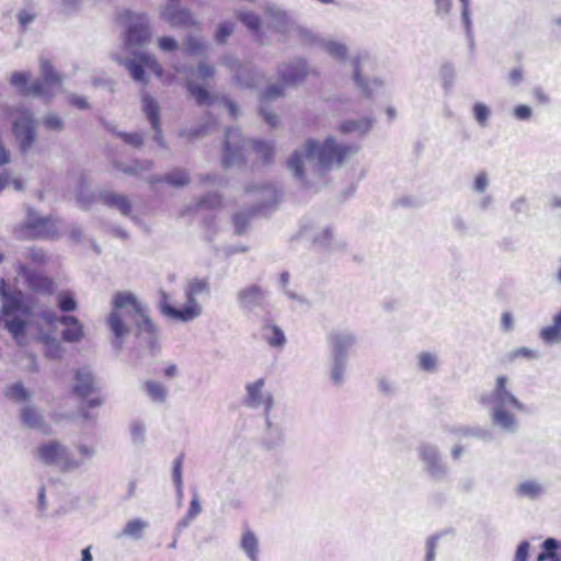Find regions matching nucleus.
<instances>
[{"label":"nucleus","mask_w":561,"mask_h":561,"mask_svg":"<svg viewBox=\"0 0 561 561\" xmlns=\"http://www.w3.org/2000/svg\"><path fill=\"white\" fill-rule=\"evenodd\" d=\"M76 460L79 461V468L88 460L92 459L95 455V448L87 444H79L76 453H73Z\"/></svg>","instance_id":"obj_50"},{"label":"nucleus","mask_w":561,"mask_h":561,"mask_svg":"<svg viewBox=\"0 0 561 561\" xmlns=\"http://www.w3.org/2000/svg\"><path fill=\"white\" fill-rule=\"evenodd\" d=\"M65 327L62 339L66 342H78L83 337V327L81 322L73 316L57 317V324Z\"/></svg>","instance_id":"obj_30"},{"label":"nucleus","mask_w":561,"mask_h":561,"mask_svg":"<svg viewBox=\"0 0 561 561\" xmlns=\"http://www.w3.org/2000/svg\"><path fill=\"white\" fill-rule=\"evenodd\" d=\"M531 108L528 105H518L514 108V116L519 121H527L531 117Z\"/></svg>","instance_id":"obj_63"},{"label":"nucleus","mask_w":561,"mask_h":561,"mask_svg":"<svg viewBox=\"0 0 561 561\" xmlns=\"http://www.w3.org/2000/svg\"><path fill=\"white\" fill-rule=\"evenodd\" d=\"M346 366V358L330 356V379L335 386L343 383Z\"/></svg>","instance_id":"obj_41"},{"label":"nucleus","mask_w":561,"mask_h":561,"mask_svg":"<svg viewBox=\"0 0 561 561\" xmlns=\"http://www.w3.org/2000/svg\"><path fill=\"white\" fill-rule=\"evenodd\" d=\"M313 244L328 252L343 251L346 245V239L335 232L331 226L318 227L312 237Z\"/></svg>","instance_id":"obj_18"},{"label":"nucleus","mask_w":561,"mask_h":561,"mask_svg":"<svg viewBox=\"0 0 561 561\" xmlns=\"http://www.w3.org/2000/svg\"><path fill=\"white\" fill-rule=\"evenodd\" d=\"M353 152V147L339 145L333 137L323 141L308 139L301 149L290 156L287 167L295 178L311 184V175L323 176L333 168L341 167Z\"/></svg>","instance_id":"obj_2"},{"label":"nucleus","mask_w":561,"mask_h":561,"mask_svg":"<svg viewBox=\"0 0 561 561\" xmlns=\"http://www.w3.org/2000/svg\"><path fill=\"white\" fill-rule=\"evenodd\" d=\"M43 126L44 128L53 131H60L64 129V121L62 118L55 114L48 113L43 117Z\"/></svg>","instance_id":"obj_51"},{"label":"nucleus","mask_w":561,"mask_h":561,"mask_svg":"<svg viewBox=\"0 0 561 561\" xmlns=\"http://www.w3.org/2000/svg\"><path fill=\"white\" fill-rule=\"evenodd\" d=\"M540 354L538 351L529 347H518L512 352V357H527V358H539Z\"/></svg>","instance_id":"obj_59"},{"label":"nucleus","mask_w":561,"mask_h":561,"mask_svg":"<svg viewBox=\"0 0 561 561\" xmlns=\"http://www.w3.org/2000/svg\"><path fill=\"white\" fill-rule=\"evenodd\" d=\"M18 276L35 293L53 294L56 290V284L53 279L23 264L18 267Z\"/></svg>","instance_id":"obj_19"},{"label":"nucleus","mask_w":561,"mask_h":561,"mask_svg":"<svg viewBox=\"0 0 561 561\" xmlns=\"http://www.w3.org/2000/svg\"><path fill=\"white\" fill-rule=\"evenodd\" d=\"M289 278H290L289 273H287V272H283V273L279 275V278H278V284H279V286L284 289V293H285V294H286L290 299H293V300H297V301H299V302H304V301H305V299H304L300 295H298V294L294 293L293 290H290V289H287V288H286V287H287V285H288V283H289Z\"/></svg>","instance_id":"obj_55"},{"label":"nucleus","mask_w":561,"mask_h":561,"mask_svg":"<svg viewBox=\"0 0 561 561\" xmlns=\"http://www.w3.org/2000/svg\"><path fill=\"white\" fill-rule=\"evenodd\" d=\"M260 205L259 208L267 206L276 199V192L270 186H262L257 190Z\"/></svg>","instance_id":"obj_53"},{"label":"nucleus","mask_w":561,"mask_h":561,"mask_svg":"<svg viewBox=\"0 0 561 561\" xmlns=\"http://www.w3.org/2000/svg\"><path fill=\"white\" fill-rule=\"evenodd\" d=\"M311 72L312 69L304 59H295L293 61L282 64L278 68L279 78L285 84L300 82Z\"/></svg>","instance_id":"obj_21"},{"label":"nucleus","mask_w":561,"mask_h":561,"mask_svg":"<svg viewBox=\"0 0 561 561\" xmlns=\"http://www.w3.org/2000/svg\"><path fill=\"white\" fill-rule=\"evenodd\" d=\"M5 396L12 401L23 402L28 400L32 393L22 382H15L7 388Z\"/></svg>","instance_id":"obj_45"},{"label":"nucleus","mask_w":561,"mask_h":561,"mask_svg":"<svg viewBox=\"0 0 561 561\" xmlns=\"http://www.w3.org/2000/svg\"><path fill=\"white\" fill-rule=\"evenodd\" d=\"M209 285L205 279L193 278L190 279L183 288L184 302L180 306L169 304L165 298L161 302V312L179 322H191L203 313V305L199 297L207 295Z\"/></svg>","instance_id":"obj_7"},{"label":"nucleus","mask_w":561,"mask_h":561,"mask_svg":"<svg viewBox=\"0 0 561 561\" xmlns=\"http://www.w3.org/2000/svg\"><path fill=\"white\" fill-rule=\"evenodd\" d=\"M236 24L232 21L220 22L215 31L214 39L217 44H225L227 39L233 34Z\"/></svg>","instance_id":"obj_46"},{"label":"nucleus","mask_w":561,"mask_h":561,"mask_svg":"<svg viewBox=\"0 0 561 561\" xmlns=\"http://www.w3.org/2000/svg\"><path fill=\"white\" fill-rule=\"evenodd\" d=\"M149 528V522L141 517H133L126 520L122 528L114 535L116 540L139 541L145 537Z\"/></svg>","instance_id":"obj_23"},{"label":"nucleus","mask_w":561,"mask_h":561,"mask_svg":"<svg viewBox=\"0 0 561 561\" xmlns=\"http://www.w3.org/2000/svg\"><path fill=\"white\" fill-rule=\"evenodd\" d=\"M529 543L523 541L518 545L514 561H527Z\"/></svg>","instance_id":"obj_64"},{"label":"nucleus","mask_w":561,"mask_h":561,"mask_svg":"<svg viewBox=\"0 0 561 561\" xmlns=\"http://www.w3.org/2000/svg\"><path fill=\"white\" fill-rule=\"evenodd\" d=\"M116 20L126 28L124 47L128 54L127 57L115 55L116 61L124 65L131 78L138 82H145V68L162 78V68L157 59L146 53L137 51V48L149 43L152 36L148 15L144 12L122 9L117 12Z\"/></svg>","instance_id":"obj_1"},{"label":"nucleus","mask_w":561,"mask_h":561,"mask_svg":"<svg viewBox=\"0 0 561 561\" xmlns=\"http://www.w3.org/2000/svg\"><path fill=\"white\" fill-rule=\"evenodd\" d=\"M129 322L137 327L139 339L152 347L157 331L149 318L148 307L133 291H116L112 296V309L107 317V324L114 335L116 347H122L124 339L129 333Z\"/></svg>","instance_id":"obj_3"},{"label":"nucleus","mask_w":561,"mask_h":561,"mask_svg":"<svg viewBox=\"0 0 561 561\" xmlns=\"http://www.w3.org/2000/svg\"><path fill=\"white\" fill-rule=\"evenodd\" d=\"M202 511L203 508L199 502L198 494L195 492L190 502V506L187 508L185 516L176 524V530L180 533L183 529L187 528L191 525V523L194 519H196V517L202 513Z\"/></svg>","instance_id":"obj_37"},{"label":"nucleus","mask_w":561,"mask_h":561,"mask_svg":"<svg viewBox=\"0 0 561 561\" xmlns=\"http://www.w3.org/2000/svg\"><path fill=\"white\" fill-rule=\"evenodd\" d=\"M252 149L256 156L263 161L268 162L274 156V146L270 142L251 140L245 141L238 128L228 129L225 140L224 163L232 165L239 162L243 152Z\"/></svg>","instance_id":"obj_9"},{"label":"nucleus","mask_w":561,"mask_h":561,"mask_svg":"<svg viewBox=\"0 0 561 561\" xmlns=\"http://www.w3.org/2000/svg\"><path fill=\"white\" fill-rule=\"evenodd\" d=\"M41 80L31 82L27 71H14L10 76V83L24 95L38 96L49 102L62 90V77L55 70L51 62L42 57L39 59Z\"/></svg>","instance_id":"obj_5"},{"label":"nucleus","mask_w":561,"mask_h":561,"mask_svg":"<svg viewBox=\"0 0 561 561\" xmlns=\"http://www.w3.org/2000/svg\"><path fill=\"white\" fill-rule=\"evenodd\" d=\"M490 187V179L485 171H479L472 180V191L477 194H485Z\"/></svg>","instance_id":"obj_49"},{"label":"nucleus","mask_w":561,"mask_h":561,"mask_svg":"<svg viewBox=\"0 0 561 561\" xmlns=\"http://www.w3.org/2000/svg\"><path fill=\"white\" fill-rule=\"evenodd\" d=\"M95 390V380L88 367L77 369L75 374L73 391L81 398L90 396Z\"/></svg>","instance_id":"obj_28"},{"label":"nucleus","mask_w":561,"mask_h":561,"mask_svg":"<svg viewBox=\"0 0 561 561\" xmlns=\"http://www.w3.org/2000/svg\"><path fill=\"white\" fill-rule=\"evenodd\" d=\"M242 403L247 409L262 411L267 431L279 436V431L273 424L271 415L275 407V399L273 393L266 388L265 377H259L245 382Z\"/></svg>","instance_id":"obj_8"},{"label":"nucleus","mask_w":561,"mask_h":561,"mask_svg":"<svg viewBox=\"0 0 561 561\" xmlns=\"http://www.w3.org/2000/svg\"><path fill=\"white\" fill-rule=\"evenodd\" d=\"M45 253L41 249L30 248L26 252V259L35 264H43L45 262Z\"/></svg>","instance_id":"obj_60"},{"label":"nucleus","mask_w":561,"mask_h":561,"mask_svg":"<svg viewBox=\"0 0 561 561\" xmlns=\"http://www.w3.org/2000/svg\"><path fill=\"white\" fill-rule=\"evenodd\" d=\"M291 34H295L304 45L317 46L319 48H321V41L324 39L323 36H320L308 28L298 26L295 23Z\"/></svg>","instance_id":"obj_42"},{"label":"nucleus","mask_w":561,"mask_h":561,"mask_svg":"<svg viewBox=\"0 0 561 561\" xmlns=\"http://www.w3.org/2000/svg\"><path fill=\"white\" fill-rule=\"evenodd\" d=\"M57 231V225L54 220L32 211L28 214L22 236L30 238H48L54 237Z\"/></svg>","instance_id":"obj_17"},{"label":"nucleus","mask_w":561,"mask_h":561,"mask_svg":"<svg viewBox=\"0 0 561 561\" xmlns=\"http://www.w3.org/2000/svg\"><path fill=\"white\" fill-rule=\"evenodd\" d=\"M374 121L369 117L360 119H348L340 125V131L343 134H357L364 135L368 133L373 127Z\"/></svg>","instance_id":"obj_35"},{"label":"nucleus","mask_w":561,"mask_h":561,"mask_svg":"<svg viewBox=\"0 0 561 561\" xmlns=\"http://www.w3.org/2000/svg\"><path fill=\"white\" fill-rule=\"evenodd\" d=\"M103 201L108 206L117 208L123 215H128L130 211V204L123 195L106 193L103 195Z\"/></svg>","instance_id":"obj_44"},{"label":"nucleus","mask_w":561,"mask_h":561,"mask_svg":"<svg viewBox=\"0 0 561 561\" xmlns=\"http://www.w3.org/2000/svg\"><path fill=\"white\" fill-rule=\"evenodd\" d=\"M57 330V313L54 311H44L37 319V337L46 346V355L50 358L61 356V346L59 341L53 336Z\"/></svg>","instance_id":"obj_11"},{"label":"nucleus","mask_w":561,"mask_h":561,"mask_svg":"<svg viewBox=\"0 0 561 561\" xmlns=\"http://www.w3.org/2000/svg\"><path fill=\"white\" fill-rule=\"evenodd\" d=\"M35 459L61 472L75 471L79 468L73 453L62 443L50 439L41 444L35 451Z\"/></svg>","instance_id":"obj_10"},{"label":"nucleus","mask_w":561,"mask_h":561,"mask_svg":"<svg viewBox=\"0 0 561 561\" xmlns=\"http://www.w3.org/2000/svg\"><path fill=\"white\" fill-rule=\"evenodd\" d=\"M141 388L146 397L154 404H164L169 398L168 387L158 380L147 379Z\"/></svg>","instance_id":"obj_31"},{"label":"nucleus","mask_w":561,"mask_h":561,"mask_svg":"<svg viewBox=\"0 0 561 561\" xmlns=\"http://www.w3.org/2000/svg\"><path fill=\"white\" fill-rule=\"evenodd\" d=\"M357 339L353 331L347 329H336L328 335L330 346V356L348 359L351 348L355 345Z\"/></svg>","instance_id":"obj_16"},{"label":"nucleus","mask_w":561,"mask_h":561,"mask_svg":"<svg viewBox=\"0 0 561 561\" xmlns=\"http://www.w3.org/2000/svg\"><path fill=\"white\" fill-rule=\"evenodd\" d=\"M214 75L215 68L204 62L199 64L196 69H191L185 73L187 89L198 104H210L211 96L205 88L197 85L195 80H206L211 78Z\"/></svg>","instance_id":"obj_15"},{"label":"nucleus","mask_w":561,"mask_h":561,"mask_svg":"<svg viewBox=\"0 0 561 561\" xmlns=\"http://www.w3.org/2000/svg\"><path fill=\"white\" fill-rule=\"evenodd\" d=\"M438 536H432L427 538L425 542V556L424 561H435L437 546H438Z\"/></svg>","instance_id":"obj_54"},{"label":"nucleus","mask_w":561,"mask_h":561,"mask_svg":"<svg viewBox=\"0 0 561 561\" xmlns=\"http://www.w3.org/2000/svg\"><path fill=\"white\" fill-rule=\"evenodd\" d=\"M222 64L234 73L237 81L241 85L252 87L256 85L259 75L253 70L242 66L238 59L227 55L222 58Z\"/></svg>","instance_id":"obj_24"},{"label":"nucleus","mask_w":561,"mask_h":561,"mask_svg":"<svg viewBox=\"0 0 561 561\" xmlns=\"http://www.w3.org/2000/svg\"><path fill=\"white\" fill-rule=\"evenodd\" d=\"M11 123V130L22 153H26L37 138L33 112L22 103L5 104L0 108V122Z\"/></svg>","instance_id":"obj_6"},{"label":"nucleus","mask_w":561,"mask_h":561,"mask_svg":"<svg viewBox=\"0 0 561 561\" xmlns=\"http://www.w3.org/2000/svg\"><path fill=\"white\" fill-rule=\"evenodd\" d=\"M471 113L474 122L481 127L486 128L492 116L491 107L484 102L477 101L472 104Z\"/></svg>","instance_id":"obj_40"},{"label":"nucleus","mask_w":561,"mask_h":561,"mask_svg":"<svg viewBox=\"0 0 561 561\" xmlns=\"http://www.w3.org/2000/svg\"><path fill=\"white\" fill-rule=\"evenodd\" d=\"M9 185H12L15 191H21L23 187L21 180H19V179L10 180V176L8 173L0 174V191Z\"/></svg>","instance_id":"obj_57"},{"label":"nucleus","mask_w":561,"mask_h":561,"mask_svg":"<svg viewBox=\"0 0 561 561\" xmlns=\"http://www.w3.org/2000/svg\"><path fill=\"white\" fill-rule=\"evenodd\" d=\"M158 46L161 50L172 51L178 48V42L170 36H161L158 38Z\"/></svg>","instance_id":"obj_58"},{"label":"nucleus","mask_w":561,"mask_h":561,"mask_svg":"<svg viewBox=\"0 0 561 561\" xmlns=\"http://www.w3.org/2000/svg\"><path fill=\"white\" fill-rule=\"evenodd\" d=\"M236 18L256 36L261 44H265L263 39V21L256 12L249 9H240L236 12Z\"/></svg>","instance_id":"obj_27"},{"label":"nucleus","mask_w":561,"mask_h":561,"mask_svg":"<svg viewBox=\"0 0 561 561\" xmlns=\"http://www.w3.org/2000/svg\"><path fill=\"white\" fill-rule=\"evenodd\" d=\"M417 455L430 478L433 480H443L447 477L448 466L443 460L437 446L432 444H422L417 448Z\"/></svg>","instance_id":"obj_13"},{"label":"nucleus","mask_w":561,"mask_h":561,"mask_svg":"<svg viewBox=\"0 0 561 561\" xmlns=\"http://www.w3.org/2000/svg\"><path fill=\"white\" fill-rule=\"evenodd\" d=\"M56 302L58 308L64 312L75 311L78 304L75 296L70 291H60L56 296Z\"/></svg>","instance_id":"obj_48"},{"label":"nucleus","mask_w":561,"mask_h":561,"mask_svg":"<svg viewBox=\"0 0 561 561\" xmlns=\"http://www.w3.org/2000/svg\"><path fill=\"white\" fill-rule=\"evenodd\" d=\"M537 561H561V542L553 538H548L542 543V552L537 557Z\"/></svg>","instance_id":"obj_38"},{"label":"nucleus","mask_w":561,"mask_h":561,"mask_svg":"<svg viewBox=\"0 0 561 561\" xmlns=\"http://www.w3.org/2000/svg\"><path fill=\"white\" fill-rule=\"evenodd\" d=\"M207 46L206 43L197 36H188L184 43V50L193 56H202Z\"/></svg>","instance_id":"obj_47"},{"label":"nucleus","mask_w":561,"mask_h":561,"mask_svg":"<svg viewBox=\"0 0 561 561\" xmlns=\"http://www.w3.org/2000/svg\"><path fill=\"white\" fill-rule=\"evenodd\" d=\"M510 209L515 214H524L528 210V202L526 197L520 196L512 201L510 204Z\"/></svg>","instance_id":"obj_56"},{"label":"nucleus","mask_w":561,"mask_h":561,"mask_svg":"<svg viewBox=\"0 0 561 561\" xmlns=\"http://www.w3.org/2000/svg\"><path fill=\"white\" fill-rule=\"evenodd\" d=\"M539 336L547 344H557L561 342V311L553 317L550 325L540 330Z\"/></svg>","instance_id":"obj_34"},{"label":"nucleus","mask_w":561,"mask_h":561,"mask_svg":"<svg viewBox=\"0 0 561 561\" xmlns=\"http://www.w3.org/2000/svg\"><path fill=\"white\" fill-rule=\"evenodd\" d=\"M481 402L488 408L492 424L506 434L518 431L517 414L527 412L526 403L513 393L511 381L504 375L495 378L492 390L482 397Z\"/></svg>","instance_id":"obj_4"},{"label":"nucleus","mask_w":561,"mask_h":561,"mask_svg":"<svg viewBox=\"0 0 561 561\" xmlns=\"http://www.w3.org/2000/svg\"><path fill=\"white\" fill-rule=\"evenodd\" d=\"M262 337L272 347H283L286 337L283 330L275 324H266L262 328Z\"/></svg>","instance_id":"obj_36"},{"label":"nucleus","mask_w":561,"mask_h":561,"mask_svg":"<svg viewBox=\"0 0 561 561\" xmlns=\"http://www.w3.org/2000/svg\"><path fill=\"white\" fill-rule=\"evenodd\" d=\"M21 420L24 425L36 430L43 434L50 433L49 424L44 420L42 413L32 404H26L21 409Z\"/></svg>","instance_id":"obj_26"},{"label":"nucleus","mask_w":561,"mask_h":561,"mask_svg":"<svg viewBox=\"0 0 561 561\" xmlns=\"http://www.w3.org/2000/svg\"><path fill=\"white\" fill-rule=\"evenodd\" d=\"M160 18L172 27H193L198 24L191 10L175 3H169L160 10Z\"/></svg>","instance_id":"obj_20"},{"label":"nucleus","mask_w":561,"mask_h":561,"mask_svg":"<svg viewBox=\"0 0 561 561\" xmlns=\"http://www.w3.org/2000/svg\"><path fill=\"white\" fill-rule=\"evenodd\" d=\"M283 95V89L279 85H271L263 94L262 102H268Z\"/></svg>","instance_id":"obj_61"},{"label":"nucleus","mask_w":561,"mask_h":561,"mask_svg":"<svg viewBox=\"0 0 561 561\" xmlns=\"http://www.w3.org/2000/svg\"><path fill=\"white\" fill-rule=\"evenodd\" d=\"M547 493V485L538 479L520 480L514 488V495L519 500L537 501Z\"/></svg>","instance_id":"obj_22"},{"label":"nucleus","mask_w":561,"mask_h":561,"mask_svg":"<svg viewBox=\"0 0 561 561\" xmlns=\"http://www.w3.org/2000/svg\"><path fill=\"white\" fill-rule=\"evenodd\" d=\"M321 49L337 61H345L348 57L346 44L334 38L324 37L321 41Z\"/></svg>","instance_id":"obj_32"},{"label":"nucleus","mask_w":561,"mask_h":561,"mask_svg":"<svg viewBox=\"0 0 561 561\" xmlns=\"http://www.w3.org/2000/svg\"><path fill=\"white\" fill-rule=\"evenodd\" d=\"M240 547L250 561H260L259 539L252 530H243Z\"/></svg>","instance_id":"obj_33"},{"label":"nucleus","mask_w":561,"mask_h":561,"mask_svg":"<svg viewBox=\"0 0 561 561\" xmlns=\"http://www.w3.org/2000/svg\"><path fill=\"white\" fill-rule=\"evenodd\" d=\"M165 181L173 186H183L188 183V176L183 170H174L167 175Z\"/></svg>","instance_id":"obj_52"},{"label":"nucleus","mask_w":561,"mask_h":561,"mask_svg":"<svg viewBox=\"0 0 561 561\" xmlns=\"http://www.w3.org/2000/svg\"><path fill=\"white\" fill-rule=\"evenodd\" d=\"M353 65V81L355 85L362 91L363 95L368 100H375L385 96L388 92V85L381 77L364 78L363 66L360 58L352 61Z\"/></svg>","instance_id":"obj_12"},{"label":"nucleus","mask_w":561,"mask_h":561,"mask_svg":"<svg viewBox=\"0 0 561 561\" xmlns=\"http://www.w3.org/2000/svg\"><path fill=\"white\" fill-rule=\"evenodd\" d=\"M237 298L242 308L252 311L263 305L265 291L256 285H251L240 289Z\"/></svg>","instance_id":"obj_25"},{"label":"nucleus","mask_w":561,"mask_h":561,"mask_svg":"<svg viewBox=\"0 0 561 561\" xmlns=\"http://www.w3.org/2000/svg\"><path fill=\"white\" fill-rule=\"evenodd\" d=\"M415 359L417 369L424 373L434 374L438 370L439 358L435 353L421 352L416 355Z\"/></svg>","instance_id":"obj_39"},{"label":"nucleus","mask_w":561,"mask_h":561,"mask_svg":"<svg viewBox=\"0 0 561 561\" xmlns=\"http://www.w3.org/2000/svg\"><path fill=\"white\" fill-rule=\"evenodd\" d=\"M261 8L267 20L268 27L280 36V41L291 34V30H294V22L279 4L267 0Z\"/></svg>","instance_id":"obj_14"},{"label":"nucleus","mask_w":561,"mask_h":561,"mask_svg":"<svg viewBox=\"0 0 561 561\" xmlns=\"http://www.w3.org/2000/svg\"><path fill=\"white\" fill-rule=\"evenodd\" d=\"M142 111L156 131L154 140L161 144L160 106L158 102L152 96L145 94L142 96Z\"/></svg>","instance_id":"obj_29"},{"label":"nucleus","mask_w":561,"mask_h":561,"mask_svg":"<svg viewBox=\"0 0 561 561\" xmlns=\"http://www.w3.org/2000/svg\"><path fill=\"white\" fill-rule=\"evenodd\" d=\"M130 440L134 445H142L146 440L147 426L141 420H133L129 423Z\"/></svg>","instance_id":"obj_43"},{"label":"nucleus","mask_w":561,"mask_h":561,"mask_svg":"<svg viewBox=\"0 0 561 561\" xmlns=\"http://www.w3.org/2000/svg\"><path fill=\"white\" fill-rule=\"evenodd\" d=\"M453 0H435L436 13L446 16L450 12Z\"/></svg>","instance_id":"obj_62"}]
</instances>
